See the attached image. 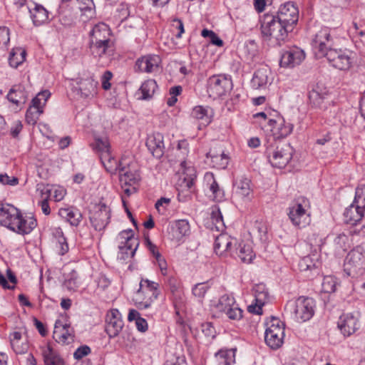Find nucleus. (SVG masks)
I'll list each match as a JSON object with an SVG mask.
<instances>
[{
  "label": "nucleus",
  "instance_id": "f257e3e1",
  "mask_svg": "<svg viewBox=\"0 0 365 365\" xmlns=\"http://www.w3.org/2000/svg\"><path fill=\"white\" fill-rule=\"evenodd\" d=\"M0 225L19 235H27L36 227L32 216H23L21 212L10 204L0 205Z\"/></svg>",
  "mask_w": 365,
  "mask_h": 365
},
{
  "label": "nucleus",
  "instance_id": "f03ea898",
  "mask_svg": "<svg viewBox=\"0 0 365 365\" xmlns=\"http://www.w3.org/2000/svg\"><path fill=\"white\" fill-rule=\"evenodd\" d=\"M293 148L290 144L273 140L266 145V155L271 165L277 168H284L291 160Z\"/></svg>",
  "mask_w": 365,
  "mask_h": 365
},
{
  "label": "nucleus",
  "instance_id": "7ed1b4c3",
  "mask_svg": "<svg viewBox=\"0 0 365 365\" xmlns=\"http://www.w3.org/2000/svg\"><path fill=\"white\" fill-rule=\"evenodd\" d=\"M261 29L264 36L274 39L279 46L287 38L288 33L292 31L272 14H265L262 16Z\"/></svg>",
  "mask_w": 365,
  "mask_h": 365
},
{
  "label": "nucleus",
  "instance_id": "20e7f679",
  "mask_svg": "<svg viewBox=\"0 0 365 365\" xmlns=\"http://www.w3.org/2000/svg\"><path fill=\"white\" fill-rule=\"evenodd\" d=\"M315 307L316 302L313 298L302 296L296 300L289 301L285 309L294 314L296 321L305 322L312 318Z\"/></svg>",
  "mask_w": 365,
  "mask_h": 365
},
{
  "label": "nucleus",
  "instance_id": "39448f33",
  "mask_svg": "<svg viewBox=\"0 0 365 365\" xmlns=\"http://www.w3.org/2000/svg\"><path fill=\"white\" fill-rule=\"evenodd\" d=\"M365 213V185L356 187L354 199L352 203L345 209L344 212V222L351 225H356L364 216Z\"/></svg>",
  "mask_w": 365,
  "mask_h": 365
},
{
  "label": "nucleus",
  "instance_id": "423d86ee",
  "mask_svg": "<svg viewBox=\"0 0 365 365\" xmlns=\"http://www.w3.org/2000/svg\"><path fill=\"white\" fill-rule=\"evenodd\" d=\"M309 200L304 197H297L288 208V217L292 225L302 228L309 225L310 216L308 213Z\"/></svg>",
  "mask_w": 365,
  "mask_h": 365
},
{
  "label": "nucleus",
  "instance_id": "0eeeda50",
  "mask_svg": "<svg viewBox=\"0 0 365 365\" xmlns=\"http://www.w3.org/2000/svg\"><path fill=\"white\" fill-rule=\"evenodd\" d=\"M365 270V252L358 246L347 255L344 262V271L353 277L362 274Z\"/></svg>",
  "mask_w": 365,
  "mask_h": 365
},
{
  "label": "nucleus",
  "instance_id": "6e6552de",
  "mask_svg": "<svg viewBox=\"0 0 365 365\" xmlns=\"http://www.w3.org/2000/svg\"><path fill=\"white\" fill-rule=\"evenodd\" d=\"M232 88L233 83L230 75H213L207 80V91L210 96L214 98H222L226 96Z\"/></svg>",
  "mask_w": 365,
  "mask_h": 365
},
{
  "label": "nucleus",
  "instance_id": "1a4fd4ad",
  "mask_svg": "<svg viewBox=\"0 0 365 365\" xmlns=\"http://www.w3.org/2000/svg\"><path fill=\"white\" fill-rule=\"evenodd\" d=\"M118 240L119 241L118 258L126 260L129 257H133L139 245L138 239L134 237L133 231L131 229L123 230L119 233Z\"/></svg>",
  "mask_w": 365,
  "mask_h": 365
},
{
  "label": "nucleus",
  "instance_id": "9d476101",
  "mask_svg": "<svg viewBox=\"0 0 365 365\" xmlns=\"http://www.w3.org/2000/svg\"><path fill=\"white\" fill-rule=\"evenodd\" d=\"M354 53L349 50L346 49H335L329 48L328 51L324 53L325 57L328 62L339 70L347 71L353 63Z\"/></svg>",
  "mask_w": 365,
  "mask_h": 365
},
{
  "label": "nucleus",
  "instance_id": "9b49d317",
  "mask_svg": "<svg viewBox=\"0 0 365 365\" xmlns=\"http://www.w3.org/2000/svg\"><path fill=\"white\" fill-rule=\"evenodd\" d=\"M110 218V209L106 203L95 204L90 210L89 220L96 231L103 230L108 225Z\"/></svg>",
  "mask_w": 365,
  "mask_h": 365
},
{
  "label": "nucleus",
  "instance_id": "f8f14e48",
  "mask_svg": "<svg viewBox=\"0 0 365 365\" xmlns=\"http://www.w3.org/2000/svg\"><path fill=\"white\" fill-rule=\"evenodd\" d=\"M50 96V92L45 90L39 92L36 96L32 99L31 105L26 113V120L27 123L29 125H35L36 123L39 116L43 113V107Z\"/></svg>",
  "mask_w": 365,
  "mask_h": 365
},
{
  "label": "nucleus",
  "instance_id": "ddd939ff",
  "mask_svg": "<svg viewBox=\"0 0 365 365\" xmlns=\"http://www.w3.org/2000/svg\"><path fill=\"white\" fill-rule=\"evenodd\" d=\"M216 308L219 312L225 313L231 320H240L242 318V309L237 304L235 297L230 294H225L221 296Z\"/></svg>",
  "mask_w": 365,
  "mask_h": 365
},
{
  "label": "nucleus",
  "instance_id": "4468645a",
  "mask_svg": "<svg viewBox=\"0 0 365 365\" xmlns=\"http://www.w3.org/2000/svg\"><path fill=\"white\" fill-rule=\"evenodd\" d=\"M159 288L160 285L158 282L148 279H142L140 282V288L138 290L137 294H140L142 293L148 294L150 293V295L148 297V299H144L143 300L138 302L137 303L138 307L140 309L149 308L152 303L158 298L160 294Z\"/></svg>",
  "mask_w": 365,
  "mask_h": 365
},
{
  "label": "nucleus",
  "instance_id": "2eb2a0df",
  "mask_svg": "<svg viewBox=\"0 0 365 365\" xmlns=\"http://www.w3.org/2000/svg\"><path fill=\"white\" fill-rule=\"evenodd\" d=\"M309 100L312 106L324 110L333 102L331 93L326 87L319 83L309 92Z\"/></svg>",
  "mask_w": 365,
  "mask_h": 365
},
{
  "label": "nucleus",
  "instance_id": "dca6fc26",
  "mask_svg": "<svg viewBox=\"0 0 365 365\" xmlns=\"http://www.w3.org/2000/svg\"><path fill=\"white\" fill-rule=\"evenodd\" d=\"M282 24L288 27V29L293 30L299 19V10L295 4L292 1H287L282 4L277 13L274 14Z\"/></svg>",
  "mask_w": 365,
  "mask_h": 365
},
{
  "label": "nucleus",
  "instance_id": "f3484780",
  "mask_svg": "<svg viewBox=\"0 0 365 365\" xmlns=\"http://www.w3.org/2000/svg\"><path fill=\"white\" fill-rule=\"evenodd\" d=\"M312 46L317 58L324 57V53L331 48L332 46L329 29L324 27L319 31L312 39Z\"/></svg>",
  "mask_w": 365,
  "mask_h": 365
},
{
  "label": "nucleus",
  "instance_id": "a211bd4d",
  "mask_svg": "<svg viewBox=\"0 0 365 365\" xmlns=\"http://www.w3.org/2000/svg\"><path fill=\"white\" fill-rule=\"evenodd\" d=\"M189 172L188 177H184L182 181L178 184V197L180 202H186L191 198L192 193L194 192V183L196 175L192 168H187Z\"/></svg>",
  "mask_w": 365,
  "mask_h": 365
},
{
  "label": "nucleus",
  "instance_id": "6ab92c4d",
  "mask_svg": "<svg viewBox=\"0 0 365 365\" xmlns=\"http://www.w3.org/2000/svg\"><path fill=\"white\" fill-rule=\"evenodd\" d=\"M106 324V331L109 337L117 336L123 327L121 314L117 309H113L108 312Z\"/></svg>",
  "mask_w": 365,
  "mask_h": 365
},
{
  "label": "nucleus",
  "instance_id": "aec40b11",
  "mask_svg": "<svg viewBox=\"0 0 365 365\" xmlns=\"http://www.w3.org/2000/svg\"><path fill=\"white\" fill-rule=\"evenodd\" d=\"M304 58L302 50L297 47L290 48L282 53L279 63L282 67L293 68L300 64Z\"/></svg>",
  "mask_w": 365,
  "mask_h": 365
},
{
  "label": "nucleus",
  "instance_id": "412c9836",
  "mask_svg": "<svg viewBox=\"0 0 365 365\" xmlns=\"http://www.w3.org/2000/svg\"><path fill=\"white\" fill-rule=\"evenodd\" d=\"M273 134V140L288 136L293 130V124L286 122L283 118L279 117L277 120L269 119L267 122Z\"/></svg>",
  "mask_w": 365,
  "mask_h": 365
},
{
  "label": "nucleus",
  "instance_id": "4be33fe9",
  "mask_svg": "<svg viewBox=\"0 0 365 365\" xmlns=\"http://www.w3.org/2000/svg\"><path fill=\"white\" fill-rule=\"evenodd\" d=\"M338 327L344 336H349L359 328V316L352 313L344 314L340 317Z\"/></svg>",
  "mask_w": 365,
  "mask_h": 365
},
{
  "label": "nucleus",
  "instance_id": "5701e85b",
  "mask_svg": "<svg viewBox=\"0 0 365 365\" xmlns=\"http://www.w3.org/2000/svg\"><path fill=\"white\" fill-rule=\"evenodd\" d=\"M98 83L92 77L81 78L77 82V86L74 87V91L83 98H92L97 94V86Z\"/></svg>",
  "mask_w": 365,
  "mask_h": 365
},
{
  "label": "nucleus",
  "instance_id": "b1692460",
  "mask_svg": "<svg viewBox=\"0 0 365 365\" xmlns=\"http://www.w3.org/2000/svg\"><path fill=\"white\" fill-rule=\"evenodd\" d=\"M236 239L232 238L225 233H222L215 238L214 250L219 255H226L227 253H230V255H234L232 253V247L233 244L236 245Z\"/></svg>",
  "mask_w": 365,
  "mask_h": 365
},
{
  "label": "nucleus",
  "instance_id": "393cba45",
  "mask_svg": "<svg viewBox=\"0 0 365 365\" xmlns=\"http://www.w3.org/2000/svg\"><path fill=\"white\" fill-rule=\"evenodd\" d=\"M272 80V71L268 66H264L254 73L251 85L255 89L265 88L268 84L271 83Z\"/></svg>",
  "mask_w": 365,
  "mask_h": 365
},
{
  "label": "nucleus",
  "instance_id": "a878e982",
  "mask_svg": "<svg viewBox=\"0 0 365 365\" xmlns=\"http://www.w3.org/2000/svg\"><path fill=\"white\" fill-rule=\"evenodd\" d=\"M160 61L158 55H147L136 61L135 68L140 72L153 73L158 70Z\"/></svg>",
  "mask_w": 365,
  "mask_h": 365
},
{
  "label": "nucleus",
  "instance_id": "bb28decb",
  "mask_svg": "<svg viewBox=\"0 0 365 365\" xmlns=\"http://www.w3.org/2000/svg\"><path fill=\"white\" fill-rule=\"evenodd\" d=\"M146 146L153 157L160 158L165 149L163 135L160 133L150 135L146 140Z\"/></svg>",
  "mask_w": 365,
  "mask_h": 365
},
{
  "label": "nucleus",
  "instance_id": "cd10ccee",
  "mask_svg": "<svg viewBox=\"0 0 365 365\" xmlns=\"http://www.w3.org/2000/svg\"><path fill=\"white\" fill-rule=\"evenodd\" d=\"M207 159H210V165L217 169H225L229 163V156L222 148L210 149L206 154Z\"/></svg>",
  "mask_w": 365,
  "mask_h": 365
},
{
  "label": "nucleus",
  "instance_id": "c85d7f7f",
  "mask_svg": "<svg viewBox=\"0 0 365 365\" xmlns=\"http://www.w3.org/2000/svg\"><path fill=\"white\" fill-rule=\"evenodd\" d=\"M190 231L189 222L187 220H178L175 221L170 227V234L172 240L180 241L185 236L188 235Z\"/></svg>",
  "mask_w": 365,
  "mask_h": 365
},
{
  "label": "nucleus",
  "instance_id": "c756f323",
  "mask_svg": "<svg viewBox=\"0 0 365 365\" xmlns=\"http://www.w3.org/2000/svg\"><path fill=\"white\" fill-rule=\"evenodd\" d=\"M119 173V179L122 184L125 185H135L140 180V175L136 172H132L130 170V161L127 160L123 167H120Z\"/></svg>",
  "mask_w": 365,
  "mask_h": 365
},
{
  "label": "nucleus",
  "instance_id": "7c9ffc66",
  "mask_svg": "<svg viewBox=\"0 0 365 365\" xmlns=\"http://www.w3.org/2000/svg\"><path fill=\"white\" fill-rule=\"evenodd\" d=\"M110 35L109 26L104 23L96 24L89 33L90 40L98 41H111Z\"/></svg>",
  "mask_w": 365,
  "mask_h": 365
},
{
  "label": "nucleus",
  "instance_id": "2f4dec72",
  "mask_svg": "<svg viewBox=\"0 0 365 365\" xmlns=\"http://www.w3.org/2000/svg\"><path fill=\"white\" fill-rule=\"evenodd\" d=\"M7 99L17 107H21L28 99V93L21 86H14L12 87L8 94Z\"/></svg>",
  "mask_w": 365,
  "mask_h": 365
},
{
  "label": "nucleus",
  "instance_id": "473e14b6",
  "mask_svg": "<svg viewBox=\"0 0 365 365\" xmlns=\"http://www.w3.org/2000/svg\"><path fill=\"white\" fill-rule=\"evenodd\" d=\"M58 215L72 226H78L82 220L81 211L75 207L60 208Z\"/></svg>",
  "mask_w": 365,
  "mask_h": 365
},
{
  "label": "nucleus",
  "instance_id": "72a5a7b5",
  "mask_svg": "<svg viewBox=\"0 0 365 365\" xmlns=\"http://www.w3.org/2000/svg\"><path fill=\"white\" fill-rule=\"evenodd\" d=\"M250 180L241 177L237 178L234 183L235 195L242 199H250L252 190L250 187Z\"/></svg>",
  "mask_w": 365,
  "mask_h": 365
},
{
  "label": "nucleus",
  "instance_id": "f704fd0d",
  "mask_svg": "<svg viewBox=\"0 0 365 365\" xmlns=\"http://www.w3.org/2000/svg\"><path fill=\"white\" fill-rule=\"evenodd\" d=\"M42 356L45 365H65L64 360L49 344L42 347Z\"/></svg>",
  "mask_w": 365,
  "mask_h": 365
},
{
  "label": "nucleus",
  "instance_id": "c9c22d12",
  "mask_svg": "<svg viewBox=\"0 0 365 365\" xmlns=\"http://www.w3.org/2000/svg\"><path fill=\"white\" fill-rule=\"evenodd\" d=\"M32 21L35 26H40L48 19V11L41 4L34 3V7H29Z\"/></svg>",
  "mask_w": 365,
  "mask_h": 365
},
{
  "label": "nucleus",
  "instance_id": "e433bc0d",
  "mask_svg": "<svg viewBox=\"0 0 365 365\" xmlns=\"http://www.w3.org/2000/svg\"><path fill=\"white\" fill-rule=\"evenodd\" d=\"M231 255L235 257H238L243 262H250L254 257L252 247L249 245H245L243 242H240L238 247L233 250Z\"/></svg>",
  "mask_w": 365,
  "mask_h": 365
},
{
  "label": "nucleus",
  "instance_id": "4c0bfd02",
  "mask_svg": "<svg viewBox=\"0 0 365 365\" xmlns=\"http://www.w3.org/2000/svg\"><path fill=\"white\" fill-rule=\"evenodd\" d=\"M205 180L209 185V190L212 192L214 200L220 202L224 199V190L221 189L216 182L212 173H206L205 176Z\"/></svg>",
  "mask_w": 365,
  "mask_h": 365
},
{
  "label": "nucleus",
  "instance_id": "58836bf2",
  "mask_svg": "<svg viewBox=\"0 0 365 365\" xmlns=\"http://www.w3.org/2000/svg\"><path fill=\"white\" fill-rule=\"evenodd\" d=\"M111 41L89 40L90 51L93 56L101 57L106 53L108 49L111 47Z\"/></svg>",
  "mask_w": 365,
  "mask_h": 365
},
{
  "label": "nucleus",
  "instance_id": "ea45409f",
  "mask_svg": "<svg viewBox=\"0 0 365 365\" xmlns=\"http://www.w3.org/2000/svg\"><path fill=\"white\" fill-rule=\"evenodd\" d=\"M215 357L218 365H232L235 362V349H221Z\"/></svg>",
  "mask_w": 365,
  "mask_h": 365
},
{
  "label": "nucleus",
  "instance_id": "a19ab883",
  "mask_svg": "<svg viewBox=\"0 0 365 365\" xmlns=\"http://www.w3.org/2000/svg\"><path fill=\"white\" fill-rule=\"evenodd\" d=\"M266 332L284 336V324L279 318L272 317L270 320L266 323Z\"/></svg>",
  "mask_w": 365,
  "mask_h": 365
},
{
  "label": "nucleus",
  "instance_id": "79ce46f5",
  "mask_svg": "<svg viewBox=\"0 0 365 365\" xmlns=\"http://www.w3.org/2000/svg\"><path fill=\"white\" fill-rule=\"evenodd\" d=\"M26 59V51L21 48H14L11 50L9 57V65L17 68Z\"/></svg>",
  "mask_w": 365,
  "mask_h": 365
},
{
  "label": "nucleus",
  "instance_id": "37998d69",
  "mask_svg": "<svg viewBox=\"0 0 365 365\" xmlns=\"http://www.w3.org/2000/svg\"><path fill=\"white\" fill-rule=\"evenodd\" d=\"M157 88L158 85L155 80L149 79L145 81L142 83L139 89L142 93L140 98L143 100H148L151 98Z\"/></svg>",
  "mask_w": 365,
  "mask_h": 365
},
{
  "label": "nucleus",
  "instance_id": "c03bdc74",
  "mask_svg": "<svg viewBox=\"0 0 365 365\" xmlns=\"http://www.w3.org/2000/svg\"><path fill=\"white\" fill-rule=\"evenodd\" d=\"M255 301L260 304H264L269 299V292L265 284L260 283L253 287Z\"/></svg>",
  "mask_w": 365,
  "mask_h": 365
},
{
  "label": "nucleus",
  "instance_id": "a18cd8bd",
  "mask_svg": "<svg viewBox=\"0 0 365 365\" xmlns=\"http://www.w3.org/2000/svg\"><path fill=\"white\" fill-rule=\"evenodd\" d=\"M56 239V249L60 255H65L68 251V245L66 238L64 237L63 231L61 228H56L53 233Z\"/></svg>",
  "mask_w": 365,
  "mask_h": 365
},
{
  "label": "nucleus",
  "instance_id": "49530a36",
  "mask_svg": "<svg viewBox=\"0 0 365 365\" xmlns=\"http://www.w3.org/2000/svg\"><path fill=\"white\" fill-rule=\"evenodd\" d=\"M78 9L81 15L87 19L92 18L95 14V5L93 0H77Z\"/></svg>",
  "mask_w": 365,
  "mask_h": 365
},
{
  "label": "nucleus",
  "instance_id": "de8ad7c7",
  "mask_svg": "<svg viewBox=\"0 0 365 365\" xmlns=\"http://www.w3.org/2000/svg\"><path fill=\"white\" fill-rule=\"evenodd\" d=\"M243 52L247 61H255L259 54L257 43L254 40H248L245 43Z\"/></svg>",
  "mask_w": 365,
  "mask_h": 365
},
{
  "label": "nucleus",
  "instance_id": "09e8293b",
  "mask_svg": "<svg viewBox=\"0 0 365 365\" xmlns=\"http://www.w3.org/2000/svg\"><path fill=\"white\" fill-rule=\"evenodd\" d=\"M318 264L319 262L316 255H307L299 260V268L302 272L312 270L318 267Z\"/></svg>",
  "mask_w": 365,
  "mask_h": 365
},
{
  "label": "nucleus",
  "instance_id": "8fccbe9b",
  "mask_svg": "<svg viewBox=\"0 0 365 365\" xmlns=\"http://www.w3.org/2000/svg\"><path fill=\"white\" fill-rule=\"evenodd\" d=\"M284 336H280L278 334H271L269 332L264 333V340L267 344L272 349L279 348L284 342Z\"/></svg>",
  "mask_w": 365,
  "mask_h": 365
},
{
  "label": "nucleus",
  "instance_id": "3c124183",
  "mask_svg": "<svg viewBox=\"0 0 365 365\" xmlns=\"http://www.w3.org/2000/svg\"><path fill=\"white\" fill-rule=\"evenodd\" d=\"M349 237L344 234H339L334 240L335 251L340 254L341 252H346L349 247Z\"/></svg>",
  "mask_w": 365,
  "mask_h": 365
},
{
  "label": "nucleus",
  "instance_id": "603ef678",
  "mask_svg": "<svg viewBox=\"0 0 365 365\" xmlns=\"http://www.w3.org/2000/svg\"><path fill=\"white\" fill-rule=\"evenodd\" d=\"M127 159L122 158L120 161L113 158L110 160L105 162L103 165L108 172L110 174H115L117 171H120V167H123Z\"/></svg>",
  "mask_w": 365,
  "mask_h": 365
},
{
  "label": "nucleus",
  "instance_id": "864d4df0",
  "mask_svg": "<svg viewBox=\"0 0 365 365\" xmlns=\"http://www.w3.org/2000/svg\"><path fill=\"white\" fill-rule=\"evenodd\" d=\"M64 284L66 287L70 291L76 290L79 285L80 281L78 274L76 271L72 270L68 275L65 280Z\"/></svg>",
  "mask_w": 365,
  "mask_h": 365
},
{
  "label": "nucleus",
  "instance_id": "5fc2aeb1",
  "mask_svg": "<svg viewBox=\"0 0 365 365\" xmlns=\"http://www.w3.org/2000/svg\"><path fill=\"white\" fill-rule=\"evenodd\" d=\"M166 277L167 278L164 280L165 284L168 288L172 294L177 295L179 293L180 287V282L179 279L174 275L168 274Z\"/></svg>",
  "mask_w": 365,
  "mask_h": 365
},
{
  "label": "nucleus",
  "instance_id": "6e6d98bb",
  "mask_svg": "<svg viewBox=\"0 0 365 365\" xmlns=\"http://www.w3.org/2000/svg\"><path fill=\"white\" fill-rule=\"evenodd\" d=\"M337 282L335 277L333 276H326L324 277L322 287V291L325 293H332L336 291Z\"/></svg>",
  "mask_w": 365,
  "mask_h": 365
},
{
  "label": "nucleus",
  "instance_id": "4d7b16f0",
  "mask_svg": "<svg viewBox=\"0 0 365 365\" xmlns=\"http://www.w3.org/2000/svg\"><path fill=\"white\" fill-rule=\"evenodd\" d=\"M69 324H65L63 325V333H61L58 337L57 341L61 342L63 344H68L73 341L74 336L69 332L68 328Z\"/></svg>",
  "mask_w": 365,
  "mask_h": 365
},
{
  "label": "nucleus",
  "instance_id": "13d9d810",
  "mask_svg": "<svg viewBox=\"0 0 365 365\" xmlns=\"http://www.w3.org/2000/svg\"><path fill=\"white\" fill-rule=\"evenodd\" d=\"M202 36L204 38H209L210 42L215 46H222L223 41L219 38V36L212 31L204 29L201 32Z\"/></svg>",
  "mask_w": 365,
  "mask_h": 365
},
{
  "label": "nucleus",
  "instance_id": "bf43d9fd",
  "mask_svg": "<svg viewBox=\"0 0 365 365\" xmlns=\"http://www.w3.org/2000/svg\"><path fill=\"white\" fill-rule=\"evenodd\" d=\"M210 215H211V219L215 223L217 229H219L220 227H224L222 215L221 213L219 206L215 205V206L212 207V211H211Z\"/></svg>",
  "mask_w": 365,
  "mask_h": 365
},
{
  "label": "nucleus",
  "instance_id": "052dcab7",
  "mask_svg": "<svg viewBox=\"0 0 365 365\" xmlns=\"http://www.w3.org/2000/svg\"><path fill=\"white\" fill-rule=\"evenodd\" d=\"M52 190L46 188L41 190L42 197L45 195L46 197L40 202V206L43 213L46 215H48L51 213V209L48 202V198L51 196Z\"/></svg>",
  "mask_w": 365,
  "mask_h": 365
},
{
  "label": "nucleus",
  "instance_id": "680f3d73",
  "mask_svg": "<svg viewBox=\"0 0 365 365\" xmlns=\"http://www.w3.org/2000/svg\"><path fill=\"white\" fill-rule=\"evenodd\" d=\"M209 288L210 287L207 283H197L194 286L192 292L195 297L198 298H203Z\"/></svg>",
  "mask_w": 365,
  "mask_h": 365
},
{
  "label": "nucleus",
  "instance_id": "e2e57ef3",
  "mask_svg": "<svg viewBox=\"0 0 365 365\" xmlns=\"http://www.w3.org/2000/svg\"><path fill=\"white\" fill-rule=\"evenodd\" d=\"M155 259V263L157 264V265L158 266L161 274L163 275L164 277L168 276V263L164 257H163L161 254H156V258Z\"/></svg>",
  "mask_w": 365,
  "mask_h": 365
},
{
  "label": "nucleus",
  "instance_id": "0e129e2a",
  "mask_svg": "<svg viewBox=\"0 0 365 365\" xmlns=\"http://www.w3.org/2000/svg\"><path fill=\"white\" fill-rule=\"evenodd\" d=\"M202 333L207 337L214 339L216 336V331L211 322H205L201 324Z\"/></svg>",
  "mask_w": 365,
  "mask_h": 365
},
{
  "label": "nucleus",
  "instance_id": "69168bd1",
  "mask_svg": "<svg viewBox=\"0 0 365 365\" xmlns=\"http://www.w3.org/2000/svg\"><path fill=\"white\" fill-rule=\"evenodd\" d=\"M91 348L87 345L79 346L73 353L74 359L79 360L91 353Z\"/></svg>",
  "mask_w": 365,
  "mask_h": 365
},
{
  "label": "nucleus",
  "instance_id": "338daca9",
  "mask_svg": "<svg viewBox=\"0 0 365 365\" xmlns=\"http://www.w3.org/2000/svg\"><path fill=\"white\" fill-rule=\"evenodd\" d=\"M0 183L2 185H8L14 186L18 185L19 179L14 176H9L7 174H0Z\"/></svg>",
  "mask_w": 365,
  "mask_h": 365
},
{
  "label": "nucleus",
  "instance_id": "774afa93",
  "mask_svg": "<svg viewBox=\"0 0 365 365\" xmlns=\"http://www.w3.org/2000/svg\"><path fill=\"white\" fill-rule=\"evenodd\" d=\"M207 115V110L201 106L193 108L191 115L196 119H203Z\"/></svg>",
  "mask_w": 365,
  "mask_h": 365
}]
</instances>
